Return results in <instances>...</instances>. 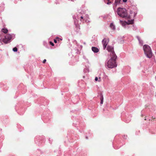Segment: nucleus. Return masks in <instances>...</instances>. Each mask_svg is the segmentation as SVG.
Segmentation results:
<instances>
[{"mask_svg": "<svg viewBox=\"0 0 156 156\" xmlns=\"http://www.w3.org/2000/svg\"><path fill=\"white\" fill-rule=\"evenodd\" d=\"M110 57V58L105 63V67L107 69L115 68L117 65L116 62L117 57L116 55L112 53V56Z\"/></svg>", "mask_w": 156, "mask_h": 156, "instance_id": "obj_1", "label": "nucleus"}, {"mask_svg": "<svg viewBox=\"0 0 156 156\" xmlns=\"http://www.w3.org/2000/svg\"><path fill=\"white\" fill-rule=\"evenodd\" d=\"M143 48L146 56L149 58H151L153 53L150 47L147 44H145L143 46Z\"/></svg>", "mask_w": 156, "mask_h": 156, "instance_id": "obj_2", "label": "nucleus"}, {"mask_svg": "<svg viewBox=\"0 0 156 156\" xmlns=\"http://www.w3.org/2000/svg\"><path fill=\"white\" fill-rule=\"evenodd\" d=\"M45 137L43 136H36L34 139L35 143L38 146L43 145L45 142Z\"/></svg>", "mask_w": 156, "mask_h": 156, "instance_id": "obj_3", "label": "nucleus"}, {"mask_svg": "<svg viewBox=\"0 0 156 156\" xmlns=\"http://www.w3.org/2000/svg\"><path fill=\"white\" fill-rule=\"evenodd\" d=\"M117 14L122 18H125L127 17V14L126 9L125 8L119 7L117 10Z\"/></svg>", "mask_w": 156, "mask_h": 156, "instance_id": "obj_4", "label": "nucleus"}, {"mask_svg": "<svg viewBox=\"0 0 156 156\" xmlns=\"http://www.w3.org/2000/svg\"><path fill=\"white\" fill-rule=\"evenodd\" d=\"M15 37V34H7L5 37V38L2 39V41L5 44H8L10 43L12 40H13Z\"/></svg>", "mask_w": 156, "mask_h": 156, "instance_id": "obj_5", "label": "nucleus"}, {"mask_svg": "<svg viewBox=\"0 0 156 156\" xmlns=\"http://www.w3.org/2000/svg\"><path fill=\"white\" fill-rule=\"evenodd\" d=\"M84 123L83 122H80V120H78L76 122H73V125L77 128V129H78V127L80 128V129H83L84 126Z\"/></svg>", "mask_w": 156, "mask_h": 156, "instance_id": "obj_6", "label": "nucleus"}, {"mask_svg": "<svg viewBox=\"0 0 156 156\" xmlns=\"http://www.w3.org/2000/svg\"><path fill=\"white\" fill-rule=\"evenodd\" d=\"M134 23V20L133 19L131 20H128L127 21H126L120 20V23L122 25H125L126 24L130 25L133 24Z\"/></svg>", "mask_w": 156, "mask_h": 156, "instance_id": "obj_7", "label": "nucleus"}, {"mask_svg": "<svg viewBox=\"0 0 156 156\" xmlns=\"http://www.w3.org/2000/svg\"><path fill=\"white\" fill-rule=\"evenodd\" d=\"M77 16L78 15H73V18L74 20V23L76 27V30H78L79 29H80V25L78 24L77 22Z\"/></svg>", "mask_w": 156, "mask_h": 156, "instance_id": "obj_8", "label": "nucleus"}, {"mask_svg": "<svg viewBox=\"0 0 156 156\" xmlns=\"http://www.w3.org/2000/svg\"><path fill=\"white\" fill-rule=\"evenodd\" d=\"M67 137L69 139H70V141H69L70 142H73V141H71V139H74V141L76 140V139H75V137L74 136V134L71 132V133L70 131L68 132Z\"/></svg>", "mask_w": 156, "mask_h": 156, "instance_id": "obj_9", "label": "nucleus"}, {"mask_svg": "<svg viewBox=\"0 0 156 156\" xmlns=\"http://www.w3.org/2000/svg\"><path fill=\"white\" fill-rule=\"evenodd\" d=\"M107 50L109 52H110V56H112V53L113 54H116L114 50L113 47L110 45H108L107 47Z\"/></svg>", "mask_w": 156, "mask_h": 156, "instance_id": "obj_10", "label": "nucleus"}, {"mask_svg": "<svg viewBox=\"0 0 156 156\" xmlns=\"http://www.w3.org/2000/svg\"><path fill=\"white\" fill-rule=\"evenodd\" d=\"M41 118L44 122H47L50 119V117L48 116V114L44 115L43 114L42 115Z\"/></svg>", "mask_w": 156, "mask_h": 156, "instance_id": "obj_11", "label": "nucleus"}, {"mask_svg": "<svg viewBox=\"0 0 156 156\" xmlns=\"http://www.w3.org/2000/svg\"><path fill=\"white\" fill-rule=\"evenodd\" d=\"M101 75L103 76L102 77V78L103 79H105L108 77L107 76L105 75V73H102L101 74H100V75L99 76L98 81H101V79L102 78V77L101 76Z\"/></svg>", "mask_w": 156, "mask_h": 156, "instance_id": "obj_12", "label": "nucleus"}, {"mask_svg": "<svg viewBox=\"0 0 156 156\" xmlns=\"http://www.w3.org/2000/svg\"><path fill=\"white\" fill-rule=\"evenodd\" d=\"M136 9L133 11V10H130L129 11V13L130 14H132L133 13V17L134 18L136 16L138 12V9L136 7H135Z\"/></svg>", "mask_w": 156, "mask_h": 156, "instance_id": "obj_13", "label": "nucleus"}, {"mask_svg": "<svg viewBox=\"0 0 156 156\" xmlns=\"http://www.w3.org/2000/svg\"><path fill=\"white\" fill-rule=\"evenodd\" d=\"M102 43L103 45V49L105 50L107 47V43L106 42V39L104 38L102 41Z\"/></svg>", "mask_w": 156, "mask_h": 156, "instance_id": "obj_14", "label": "nucleus"}, {"mask_svg": "<svg viewBox=\"0 0 156 156\" xmlns=\"http://www.w3.org/2000/svg\"><path fill=\"white\" fill-rule=\"evenodd\" d=\"M98 96L100 98V100H101L100 104L101 105V104H103V102L104 97H103V95L101 93L99 94V95Z\"/></svg>", "mask_w": 156, "mask_h": 156, "instance_id": "obj_15", "label": "nucleus"}, {"mask_svg": "<svg viewBox=\"0 0 156 156\" xmlns=\"http://www.w3.org/2000/svg\"><path fill=\"white\" fill-rule=\"evenodd\" d=\"M24 112V108H20L17 111L18 113L20 114V115H22L23 114Z\"/></svg>", "mask_w": 156, "mask_h": 156, "instance_id": "obj_16", "label": "nucleus"}, {"mask_svg": "<svg viewBox=\"0 0 156 156\" xmlns=\"http://www.w3.org/2000/svg\"><path fill=\"white\" fill-rule=\"evenodd\" d=\"M92 51L94 53H97L99 51V49L96 47H92L91 48Z\"/></svg>", "mask_w": 156, "mask_h": 156, "instance_id": "obj_17", "label": "nucleus"}, {"mask_svg": "<svg viewBox=\"0 0 156 156\" xmlns=\"http://www.w3.org/2000/svg\"><path fill=\"white\" fill-rule=\"evenodd\" d=\"M77 19L78 20H80L81 22H84L85 20L84 17L82 16L78 15V16H77Z\"/></svg>", "mask_w": 156, "mask_h": 156, "instance_id": "obj_18", "label": "nucleus"}, {"mask_svg": "<svg viewBox=\"0 0 156 156\" xmlns=\"http://www.w3.org/2000/svg\"><path fill=\"white\" fill-rule=\"evenodd\" d=\"M121 0H115V2L113 4V5L116 6L117 5L120 4Z\"/></svg>", "mask_w": 156, "mask_h": 156, "instance_id": "obj_19", "label": "nucleus"}, {"mask_svg": "<svg viewBox=\"0 0 156 156\" xmlns=\"http://www.w3.org/2000/svg\"><path fill=\"white\" fill-rule=\"evenodd\" d=\"M129 25L126 24L125 25H122L126 29H130L131 28V26Z\"/></svg>", "mask_w": 156, "mask_h": 156, "instance_id": "obj_20", "label": "nucleus"}, {"mask_svg": "<svg viewBox=\"0 0 156 156\" xmlns=\"http://www.w3.org/2000/svg\"><path fill=\"white\" fill-rule=\"evenodd\" d=\"M85 68H84L83 69V72L84 73L88 72H89V69H88L89 65H88L87 66H85Z\"/></svg>", "mask_w": 156, "mask_h": 156, "instance_id": "obj_21", "label": "nucleus"}, {"mask_svg": "<svg viewBox=\"0 0 156 156\" xmlns=\"http://www.w3.org/2000/svg\"><path fill=\"white\" fill-rule=\"evenodd\" d=\"M110 27L111 29L113 30H114L115 29V26L112 23L110 24Z\"/></svg>", "mask_w": 156, "mask_h": 156, "instance_id": "obj_22", "label": "nucleus"}, {"mask_svg": "<svg viewBox=\"0 0 156 156\" xmlns=\"http://www.w3.org/2000/svg\"><path fill=\"white\" fill-rule=\"evenodd\" d=\"M1 31L2 32L5 34L7 33L8 31V29L5 28H2Z\"/></svg>", "mask_w": 156, "mask_h": 156, "instance_id": "obj_23", "label": "nucleus"}, {"mask_svg": "<svg viewBox=\"0 0 156 156\" xmlns=\"http://www.w3.org/2000/svg\"><path fill=\"white\" fill-rule=\"evenodd\" d=\"M43 45L46 48H48L49 47L48 46V44L47 42L46 41H44L43 43Z\"/></svg>", "mask_w": 156, "mask_h": 156, "instance_id": "obj_24", "label": "nucleus"}, {"mask_svg": "<svg viewBox=\"0 0 156 156\" xmlns=\"http://www.w3.org/2000/svg\"><path fill=\"white\" fill-rule=\"evenodd\" d=\"M131 120V119L130 118H126L125 119V122L127 123H129Z\"/></svg>", "mask_w": 156, "mask_h": 156, "instance_id": "obj_25", "label": "nucleus"}, {"mask_svg": "<svg viewBox=\"0 0 156 156\" xmlns=\"http://www.w3.org/2000/svg\"><path fill=\"white\" fill-rule=\"evenodd\" d=\"M87 134L88 136H91L92 134L91 133L90 130H88V132L87 133Z\"/></svg>", "mask_w": 156, "mask_h": 156, "instance_id": "obj_26", "label": "nucleus"}, {"mask_svg": "<svg viewBox=\"0 0 156 156\" xmlns=\"http://www.w3.org/2000/svg\"><path fill=\"white\" fill-rule=\"evenodd\" d=\"M18 48L16 47L13 48L12 49V51L14 52H16L18 51Z\"/></svg>", "mask_w": 156, "mask_h": 156, "instance_id": "obj_27", "label": "nucleus"}, {"mask_svg": "<svg viewBox=\"0 0 156 156\" xmlns=\"http://www.w3.org/2000/svg\"><path fill=\"white\" fill-rule=\"evenodd\" d=\"M131 28H132L133 30H136L137 29V27L136 26H134V25L131 26Z\"/></svg>", "mask_w": 156, "mask_h": 156, "instance_id": "obj_28", "label": "nucleus"}, {"mask_svg": "<svg viewBox=\"0 0 156 156\" xmlns=\"http://www.w3.org/2000/svg\"><path fill=\"white\" fill-rule=\"evenodd\" d=\"M83 58L84 59H85V61L87 63H88L90 65V63H89V61H88V59L86 58H85V56H83Z\"/></svg>", "mask_w": 156, "mask_h": 156, "instance_id": "obj_29", "label": "nucleus"}, {"mask_svg": "<svg viewBox=\"0 0 156 156\" xmlns=\"http://www.w3.org/2000/svg\"><path fill=\"white\" fill-rule=\"evenodd\" d=\"M108 1V2L106 3V4L107 5H110L112 4L113 2H112L110 1V0H109V1Z\"/></svg>", "mask_w": 156, "mask_h": 156, "instance_id": "obj_30", "label": "nucleus"}, {"mask_svg": "<svg viewBox=\"0 0 156 156\" xmlns=\"http://www.w3.org/2000/svg\"><path fill=\"white\" fill-rule=\"evenodd\" d=\"M139 43L141 45H143V41L142 40H140V41H139Z\"/></svg>", "mask_w": 156, "mask_h": 156, "instance_id": "obj_31", "label": "nucleus"}, {"mask_svg": "<svg viewBox=\"0 0 156 156\" xmlns=\"http://www.w3.org/2000/svg\"><path fill=\"white\" fill-rule=\"evenodd\" d=\"M49 43L52 46H53L54 45V43L51 41H50L49 42Z\"/></svg>", "mask_w": 156, "mask_h": 156, "instance_id": "obj_32", "label": "nucleus"}, {"mask_svg": "<svg viewBox=\"0 0 156 156\" xmlns=\"http://www.w3.org/2000/svg\"><path fill=\"white\" fill-rule=\"evenodd\" d=\"M122 145L123 144L119 145V146H117V147H114L115 149H118L120 147H121Z\"/></svg>", "mask_w": 156, "mask_h": 156, "instance_id": "obj_33", "label": "nucleus"}, {"mask_svg": "<svg viewBox=\"0 0 156 156\" xmlns=\"http://www.w3.org/2000/svg\"><path fill=\"white\" fill-rule=\"evenodd\" d=\"M136 37L138 39V41H140V40H141L140 37L138 36H136Z\"/></svg>", "mask_w": 156, "mask_h": 156, "instance_id": "obj_34", "label": "nucleus"}, {"mask_svg": "<svg viewBox=\"0 0 156 156\" xmlns=\"http://www.w3.org/2000/svg\"><path fill=\"white\" fill-rule=\"evenodd\" d=\"M144 112V110H142L141 112V116H142L143 115H144L143 114Z\"/></svg>", "mask_w": 156, "mask_h": 156, "instance_id": "obj_35", "label": "nucleus"}, {"mask_svg": "<svg viewBox=\"0 0 156 156\" xmlns=\"http://www.w3.org/2000/svg\"><path fill=\"white\" fill-rule=\"evenodd\" d=\"M59 2L58 0H56L55 2V3L56 4H59Z\"/></svg>", "mask_w": 156, "mask_h": 156, "instance_id": "obj_36", "label": "nucleus"}, {"mask_svg": "<svg viewBox=\"0 0 156 156\" xmlns=\"http://www.w3.org/2000/svg\"><path fill=\"white\" fill-rule=\"evenodd\" d=\"M127 136L126 135H124L123 136V138L124 139H126L127 138Z\"/></svg>", "mask_w": 156, "mask_h": 156, "instance_id": "obj_37", "label": "nucleus"}, {"mask_svg": "<svg viewBox=\"0 0 156 156\" xmlns=\"http://www.w3.org/2000/svg\"><path fill=\"white\" fill-rule=\"evenodd\" d=\"M76 60V62L79 61L78 58L77 56H76L75 57Z\"/></svg>", "mask_w": 156, "mask_h": 156, "instance_id": "obj_38", "label": "nucleus"}, {"mask_svg": "<svg viewBox=\"0 0 156 156\" xmlns=\"http://www.w3.org/2000/svg\"><path fill=\"white\" fill-rule=\"evenodd\" d=\"M48 140L49 141V143L50 144H51L52 141V140L50 138H49L48 139Z\"/></svg>", "mask_w": 156, "mask_h": 156, "instance_id": "obj_39", "label": "nucleus"}, {"mask_svg": "<svg viewBox=\"0 0 156 156\" xmlns=\"http://www.w3.org/2000/svg\"><path fill=\"white\" fill-rule=\"evenodd\" d=\"M95 81H98V78L97 77H95Z\"/></svg>", "mask_w": 156, "mask_h": 156, "instance_id": "obj_40", "label": "nucleus"}, {"mask_svg": "<svg viewBox=\"0 0 156 156\" xmlns=\"http://www.w3.org/2000/svg\"><path fill=\"white\" fill-rule=\"evenodd\" d=\"M54 42L55 43H57V40L56 39H54Z\"/></svg>", "mask_w": 156, "mask_h": 156, "instance_id": "obj_41", "label": "nucleus"}, {"mask_svg": "<svg viewBox=\"0 0 156 156\" xmlns=\"http://www.w3.org/2000/svg\"><path fill=\"white\" fill-rule=\"evenodd\" d=\"M46 59H44L43 60V62H43V63H45V62H46Z\"/></svg>", "mask_w": 156, "mask_h": 156, "instance_id": "obj_42", "label": "nucleus"}, {"mask_svg": "<svg viewBox=\"0 0 156 156\" xmlns=\"http://www.w3.org/2000/svg\"><path fill=\"white\" fill-rule=\"evenodd\" d=\"M4 10V9L2 7L1 9H0V12H2Z\"/></svg>", "mask_w": 156, "mask_h": 156, "instance_id": "obj_43", "label": "nucleus"}, {"mask_svg": "<svg viewBox=\"0 0 156 156\" xmlns=\"http://www.w3.org/2000/svg\"><path fill=\"white\" fill-rule=\"evenodd\" d=\"M127 1V0H122V2H126Z\"/></svg>", "mask_w": 156, "mask_h": 156, "instance_id": "obj_44", "label": "nucleus"}, {"mask_svg": "<svg viewBox=\"0 0 156 156\" xmlns=\"http://www.w3.org/2000/svg\"><path fill=\"white\" fill-rule=\"evenodd\" d=\"M88 136H86L85 138L87 140L88 139Z\"/></svg>", "mask_w": 156, "mask_h": 156, "instance_id": "obj_45", "label": "nucleus"}, {"mask_svg": "<svg viewBox=\"0 0 156 156\" xmlns=\"http://www.w3.org/2000/svg\"><path fill=\"white\" fill-rule=\"evenodd\" d=\"M20 125H18V128H20Z\"/></svg>", "mask_w": 156, "mask_h": 156, "instance_id": "obj_46", "label": "nucleus"}, {"mask_svg": "<svg viewBox=\"0 0 156 156\" xmlns=\"http://www.w3.org/2000/svg\"><path fill=\"white\" fill-rule=\"evenodd\" d=\"M26 91V89H25L24 91L22 93L23 94H24Z\"/></svg>", "mask_w": 156, "mask_h": 156, "instance_id": "obj_47", "label": "nucleus"}, {"mask_svg": "<svg viewBox=\"0 0 156 156\" xmlns=\"http://www.w3.org/2000/svg\"><path fill=\"white\" fill-rule=\"evenodd\" d=\"M72 65H74L75 64V63H73V64H71Z\"/></svg>", "mask_w": 156, "mask_h": 156, "instance_id": "obj_48", "label": "nucleus"}, {"mask_svg": "<svg viewBox=\"0 0 156 156\" xmlns=\"http://www.w3.org/2000/svg\"><path fill=\"white\" fill-rule=\"evenodd\" d=\"M56 38L59 39V38H58V37H56Z\"/></svg>", "mask_w": 156, "mask_h": 156, "instance_id": "obj_49", "label": "nucleus"}, {"mask_svg": "<svg viewBox=\"0 0 156 156\" xmlns=\"http://www.w3.org/2000/svg\"><path fill=\"white\" fill-rule=\"evenodd\" d=\"M119 28H117V30H119Z\"/></svg>", "mask_w": 156, "mask_h": 156, "instance_id": "obj_50", "label": "nucleus"}, {"mask_svg": "<svg viewBox=\"0 0 156 156\" xmlns=\"http://www.w3.org/2000/svg\"><path fill=\"white\" fill-rule=\"evenodd\" d=\"M0 130H1V131H2V129H0Z\"/></svg>", "mask_w": 156, "mask_h": 156, "instance_id": "obj_51", "label": "nucleus"}, {"mask_svg": "<svg viewBox=\"0 0 156 156\" xmlns=\"http://www.w3.org/2000/svg\"><path fill=\"white\" fill-rule=\"evenodd\" d=\"M42 105H45L44 104H42Z\"/></svg>", "mask_w": 156, "mask_h": 156, "instance_id": "obj_52", "label": "nucleus"}, {"mask_svg": "<svg viewBox=\"0 0 156 156\" xmlns=\"http://www.w3.org/2000/svg\"><path fill=\"white\" fill-rule=\"evenodd\" d=\"M74 118V117H73V118H72V119H73H73Z\"/></svg>", "mask_w": 156, "mask_h": 156, "instance_id": "obj_53", "label": "nucleus"}, {"mask_svg": "<svg viewBox=\"0 0 156 156\" xmlns=\"http://www.w3.org/2000/svg\"><path fill=\"white\" fill-rule=\"evenodd\" d=\"M79 131L80 132H82L81 131H80V130H79Z\"/></svg>", "mask_w": 156, "mask_h": 156, "instance_id": "obj_54", "label": "nucleus"}, {"mask_svg": "<svg viewBox=\"0 0 156 156\" xmlns=\"http://www.w3.org/2000/svg\"><path fill=\"white\" fill-rule=\"evenodd\" d=\"M145 120H146V119H144Z\"/></svg>", "mask_w": 156, "mask_h": 156, "instance_id": "obj_55", "label": "nucleus"}, {"mask_svg": "<svg viewBox=\"0 0 156 156\" xmlns=\"http://www.w3.org/2000/svg\"><path fill=\"white\" fill-rule=\"evenodd\" d=\"M155 78H156V76H155Z\"/></svg>", "mask_w": 156, "mask_h": 156, "instance_id": "obj_56", "label": "nucleus"}, {"mask_svg": "<svg viewBox=\"0 0 156 156\" xmlns=\"http://www.w3.org/2000/svg\"><path fill=\"white\" fill-rule=\"evenodd\" d=\"M112 1H113L114 0H112Z\"/></svg>", "mask_w": 156, "mask_h": 156, "instance_id": "obj_57", "label": "nucleus"}, {"mask_svg": "<svg viewBox=\"0 0 156 156\" xmlns=\"http://www.w3.org/2000/svg\"><path fill=\"white\" fill-rule=\"evenodd\" d=\"M107 1H109V0H107Z\"/></svg>", "mask_w": 156, "mask_h": 156, "instance_id": "obj_58", "label": "nucleus"}]
</instances>
